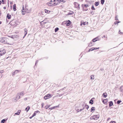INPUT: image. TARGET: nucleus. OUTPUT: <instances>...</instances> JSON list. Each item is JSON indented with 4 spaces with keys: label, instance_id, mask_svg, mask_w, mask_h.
Masks as SVG:
<instances>
[{
    "label": "nucleus",
    "instance_id": "1",
    "mask_svg": "<svg viewBox=\"0 0 123 123\" xmlns=\"http://www.w3.org/2000/svg\"><path fill=\"white\" fill-rule=\"evenodd\" d=\"M8 39L6 38L2 37L0 38V42L5 44H9L8 43H7V41Z\"/></svg>",
    "mask_w": 123,
    "mask_h": 123
},
{
    "label": "nucleus",
    "instance_id": "2",
    "mask_svg": "<svg viewBox=\"0 0 123 123\" xmlns=\"http://www.w3.org/2000/svg\"><path fill=\"white\" fill-rule=\"evenodd\" d=\"M99 116L98 115H94L91 117V119L97 120L99 118Z\"/></svg>",
    "mask_w": 123,
    "mask_h": 123
},
{
    "label": "nucleus",
    "instance_id": "3",
    "mask_svg": "<svg viewBox=\"0 0 123 123\" xmlns=\"http://www.w3.org/2000/svg\"><path fill=\"white\" fill-rule=\"evenodd\" d=\"M51 95L50 94H48L47 95H46L44 97V99L46 100L47 99H48L51 97Z\"/></svg>",
    "mask_w": 123,
    "mask_h": 123
},
{
    "label": "nucleus",
    "instance_id": "4",
    "mask_svg": "<svg viewBox=\"0 0 123 123\" xmlns=\"http://www.w3.org/2000/svg\"><path fill=\"white\" fill-rule=\"evenodd\" d=\"M74 7L77 8H80V5L76 2H74Z\"/></svg>",
    "mask_w": 123,
    "mask_h": 123
},
{
    "label": "nucleus",
    "instance_id": "5",
    "mask_svg": "<svg viewBox=\"0 0 123 123\" xmlns=\"http://www.w3.org/2000/svg\"><path fill=\"white\" fill-rule=\"evenodd\" d=\"M20 70H16L14 72H13L12 74V76H14V75L18 73L19 72V71Z\"/></svg>",
    "mask_w": 123,
    "mask_h": 123
},
{
    "label": "nucleus",
    "instance_id": "6",
    "mask_svg": "<svg viewBox=\"0 0 123 123\" xmlns=\"http://www.w3.org/2000/svg\"><path fill=\"white\" fill-rule=\"evenodd\" d=\"M24 5L22 6V13L23 15H25V13L26 11H24Z\"/></svg>",
    "mask_w": 123,
    "mask_h": 123
},
{
    "label": "nucleus",
    "instance_id": "7",
    "mask_svg": "<svg viewBox=\"0 0 123 123\" xmlns=\"http://www.w3.org/2000/svg\"><path fill=\"white\" fill-rule=\"evenodd\" d=\"M70 21L68 20L66 23V24L67 25L69 26L70 24Z\"/></svg>",
    "mask_w": 123,
    "mask_h": 123
},
{
    "label": "nucleus",
    "instance_id": "8",
    "mask_svg": "<svg viewBox=\"0 0 123 123\" xmlns=\"http://www.w3.org/2000/svg\"><path fill=\"white\" fill-rule=\"evenodd\" d=\"M7 18L8 19H11V15H9V13H7Z\"/></svg>",
    "mask_w": 123,
    "mask_h": 123
},
{
    "label": "nucleus",
    "instance_id": "9",
    "mask_svg": "<svg viewBox=\"0 0 123 123\" xmlns=\"http://www.w3.org/2000/svg\"><path fill=\"white\" fill-rule=\"evenodd\" d=\"M107 94L106 93H104L102 95L105 98L107 96Z\"/></svg>",
    "mask_w": 123,
    "mask_h": 123
},
{
    "label": "nucleus",
    "instance_id": "10",
    "mask_svg": "<svg viewBox=\"0 0 123 123\" xmlns=\"http://www.w3.org/2000/svg\"><path fill=\"white\" fill-rule=\"evenodd\" d=\"M108 101V99H105L103 100V102L104 104H106Z\"/></svg>",
    "mask_w": 123,
    "mask_h": 123
},
{
    "label": "nucleus",
    "instance_id": "11",
    "mask_svg": "<svg viewBox=\"0 0 123 123\" xmlns=\"http://www.w3.org/2000/svg\"><path fill=\"white\" fill-rule=\"evenodd\" d=\"M30 107L29 106H28L27 107L25 108V110L27 112L30 109Z\"/></svg>",
    "mask_w": 123,
    "mask_h": 123
},
{
    "label": "nucleus",
    "instance_id": "12",
    "mask_svg": "<svg viewBox=\"0 0 123 123\" xmlns=\"http://www.w3.org/2000/svg\"><path fill=\"white\" fill-rule=\"evenodd\" d=\"M120 92H123V86H122L120 88Z\"/></svg>",
    "mask_w": 123,
    "mask_h": 123
},
{
    "label": "nucleus",
    "instance_id": "13",
    "mask_svg": "<svg viewBox=\"0 0 123 123\" xmlns=\"http://www.w3.org/2000/svg\"><path fill=\"white\" fill-rule=\"evenodd\" d=\"M25 35L24 37L26 36V35L27 33V30L26 29H25Z\"/></svg>",
    "mask_w": 123,
    "mask_h": 123
},
{
    "label": "nucleus",
    "instance_id": "14",
    "mask_svg": "<svg viewBox=\"0 0 123 123\" xmlns=\"http://www.w3.org/2000/svg\"><path fill=\"white\" fill-rule=\"evenodd\" d=\"M113 105V103L112 101H110L109 102V106L110 107Z\"/></svg>",
    "mask_w": 123,
    "mask_h": 123
},
{
    "label": "nucleus",
    "instance_id": "15",
    "mask_svg": "<svg viewBox=\"0 0 123 123\" xmlns=\"http://www.w3.org/2000/svg\"><path fill=\"white\" fill-rule=\"evenodd\" d=\"M20 96L18 95H17L16 96L15 98V99L16 100H18L20 98Z\"/></svg>",
    "mask_w": 123,
    "mask_h": 123
},
{
    "label": "nucleus",
    "instance_id": "16",
    "mask_svg": "<svg viewBox=\"0 0 123 123\" xmlns=\"http://www.w3.org/2000/svg\"><path fill=\"white\" fill-rule=\"evenodd\" d=\"M13 9L14 11H15L16 10V4H15L13 5Z\"/></svg>",
    "mask_w": 123,
    "mask_h": 123
},
{
    "label": "nucleus",
    "instance_id": "17",
    "mask_svg": "<svg viewBox=\"0 0 123 123\" xmlns=\"http://www.w3.org/2000/svg\"><path fill=\"white\" fill-rule=\"evenodd\" d=\"M93 42H92V41H91V43H89L88 45V46L90 47H91L93 45Z\"/></svg>",
    "mask_w": 123,
    "mask_h": 123
},
{
    "label": "nucleus",
    "instance_id": "18",
    "mask_svg": "<svg viewBox=\"0 0 123 123\" xmlns=\"http://www.w3.org/2000/svg\"><path fill=\"white\" fill-rule=\"evenodd\" d=\"M95 108L94 107H92L91 109V112H92L93 111H95Z\"/></svg>",
    "mask_w": 123,
    "mask_h": 123
},
{
    "label": "nucleus",
    "instance_id": "19",
    "mask_svg": "<svg viewBox=\"0 0 123 123\" xmlns=\"http://www.w3.org/2000/svg\"><path fill=\"white\" fill-rule=\"evenodd\" d=\"M98 39V38H94L92 39V41L93 42H95L98 40L97 39Z\"/></svg>",
    "mask_w": 123,
    "mask_h": 123
},
{
    "label": "nucleus",
    "instance_id": "20",
    "mask_svg": "<svg viewBox=\"0 0 123 123\" xmlns=\"http://www.w3.org/2000/svg\"><path fill=\"white\" fill-rule=\"evenodd\" d=\"M74 13V12L73 11H71V12L68 13V14L69 15H71Z\"/></svg>",
    "mask_w": 123,
    "mask_h": 123
},
{
    "label": "nucleus",
    "instance_id": "21",
    "mask_svg": "<svg viewBox=\"0 0 123 123\" xmlns=\"http://www.w3.org/2000/svg\"><path fill=\"white\" fill-rule=\"evenodd\" d=\"M57 1L59 2H60V3L61 2H63V3H65L66 2V1H64V0H57Z\"/></svg>",
    "mask_w": 123,
    "mask_h": 123
},
{
    "label": "nucleus",
    "instance_id": "22",
    "mask_svg": "<svg viewBox=\"0 0 123 123\" xmlns=\"http://www.w3.org/2000/svg\"><path fill=\"white\" fill-rule=\"evenodd\" d=\"M45 12L46 13H49V12H50V11H49L48 10H47L46 9H45Z\"/></svg>",
    "mask_w": 123,
    "mask_h": 123
},
{
    "label": "nucleus",
    "instance_id": "23",
    "mask_svg": "<svg viewBox=\"0 0 123 123\" xmlns=\"http://www.w3.org/2000/svg\"><path fill=\"white\" fill-rule=\"evenodd\" d=\"M19 94H20L19 95H22L23 96L24 94V93L23 91L22 92H20Z\"/></svg>",
    "mask_w": 123,
    "mask_h": 123
},
{
    "label": "nucleus",
    "instance_id": "24",
    "mask_svg": "<svg viewBox=\"0 0 123 123\" xmlns=\"http://www.w3.org/2000/svg\"><path fill=\"white\" fill-rule=\"evenodd\" d=\"M99 4V2H96L94 4L96 6H98Z\"/></svg>",
    "mask_w": 123,
    "mask_h": 123
},
{
    "label": "nucleus",
    "instance_id": "25",
    "mask_svg": "<svg viewBox=\"0 0 123 123\" xmlns=\"http://www.w3.org/2000/svg\"><path fill=\"white\" fill-rule=\"evenodd\" d=\"M93 100L92 99H91L89 103L90 104H91L92 105L93 104Z\"/></svg>",
    "mask_w": 123,
    "mask_h": 123
},
{
    "label": "nucleus",
    "instance_id": "26",
    "mask_svg": "<svg viewBox=\"0 0 123 123\" xmlns=\"http://www.w3.org/2000/svg\"><path fill=\"white\" fill-rule=\"evenodd\" d=\"M94 50V48H91L90 49H89V50L88 51V52H89L90 51H92Z\"/></svg>",
    "mask_w": 123,
    "mask_h": 123
},
{
    "label": "nucleus",
    "instance_id": "27",
    "mask_svg": "<svg viewBox=\"0 0 123 123\" xmlns=\"http://www.w3.org/2000/svg\"><path fill=\"white\" fill-rule=\"evenodd\" d=\"M104 2H105V0H101V4L102 5L104 3Z\"/></svg>",
    "mask_w": 123,
    "mask_h": 123
},
{
    "label": "nucleus",
    "instance_id": "28",
    "mask_svg": "<svg viewBox=\"0 0 123 123\" xmlns=\"http://www.w3.org/2000/svg\"><path fill=\"white\" fill-rule=\"evenodd\" d=\"M59 29V28L58 27L56 28L55 30V32H57L58 30Z\"/></svg>",
    "mask_w": 123,
    "mask_h": 123
},
{
    "label": "nucleus",
    "instance_id": "29",
    "mask_svg": "<svg viewBox=\"0 0 123 123\" xmlns=\"http://www.w3.org/2000/svg\"><path fill=\"white\" fill-rule=\"evenodd\" d=\"M6 120L5 119H3L1 121V123H5Z\"/></svg>",
    "mask_w": 123,
    "mask_h": 123
},
{
    "label": "nucleus",
    "instance_id": "30",
    "mask_svg": "<svg viewBox=\"0 0 123 123\" xmlns=\"http://www.w3.org/2000/svg\"><path fill=\"white\" fill-rule=\"evenodd\" d=\"M91 9L93 10H95V9L94 8V6L93 5Z\"/></svg>",
    "mask_w": 123,
    "mask_h": 123
},
{
    "label": "nucleus",
    "instance_id": "31",
    "mask_svg": "<svg viewBox=\"0 0 123 123\" xmlns=\"http://www.w3.org/2000/svg\"><path fill=\"white\" fill-rule=\"evenodd\" d=\"M118 16H116L115 18V20H118Z\"/></svg>",
    "mask_w": 123,
    "mask_h": 123
},
{
    "label": "nucleus",
    "instance_id": "32",
    "mask_svg": "<svg viewBox=\"0 0 123 123\" xmlns=\"http://www.w3.org/2000/svg\"><path fill=\"white\" fill-rule=\"evenodd\" d=\"M94 76H90V79H91L94 80Z\"/></svg>",
    "mask_w": 123,
    "mask_h": 123
},
{
    "label": "nucleus",
    "instance_id": "33",
    "mask_svg": "<svg viewBox=\"0 0 123 123\" xmlns=\"http://www.w3.org/2000/svg\"><path fill=\"white\" fill-rule=\"evenodd\" d=\"M85 107H86V108L87 109V110H88V109L89 108V106L88 105H85Z\"/></svg>",
    "mask_w": 123,
    "mask_h": 123
},
{
    "label": "nucleus",
    "instance_id": "34",
    "mask_svg": "<svg viewBox=\"0 0 123 123\" xmlns=\"http://www.w3.org/2000/svg\"><path fill=\"white\" fill-rule=\"evenodd\" d=\"M57 5H58V4L57 3L56 1L53 4V5L54 6H55Z\"/></svg>",
    "mask_w": 123,
    "mask_h": 123
},
{
    "label": "nucleus",
    "instance_id": "35",
    "mask_svg": "<svg viewBox=\"0 0 123 123\" xmlns=\"http://www.w3.org/2000/svg\"><path fill=\"white\" fill-rule=\"evenodd\" d=\"M55 1V0H51L50 2L49 3V4H51L50 3L51 2H54Z\"/></svg>",
    "mask_w": 123,
    "mask_h": 123
},
{
    "label": "nucleus",
    "instance_id": "36",
    "mask_svg": "<svg viewBox=\"0 0 123 123\" xmlns=\"http://www.w3.org/2000/svg\"><path fill=\"white\" fill-rule=\"evenodd\" d=\"M121 102V100H118L117 101V104H120Z\"/></svg>",
    "mask_w": 123,
    "mask_h": 123
},
{
    "label": "nucleus",
    "instance_id": "37",
    "mask_svg": "<svg viewBox=\"0 0 123 123\" xmlns=\"http://www.w3.org/2000/svg\"><path fill=\"white\" fill-rule=\"evenodd\" d=\"M50 106L49 105H47L45 106V107H46V109H48L49 107Z\"/></svg>",
    "mask_w": 123,
    "mask_h": 123
},
{
    "label": "nucleus",
    "instance_id": "38",
    "mask_svg": "<svg viewBox=\"0 0 123 123\" xmlns=\"http://www.w3.org/2000/svg\"><path fill=\"white\" fill-rule=\"evenodd\" d=\"M119 22H119V21L118 22V21H116L115 22L114 24L116 25L117 24H118V23Z\"/></svg>",
    "mask_w": 123,
    "mask_h": 123
},
{
    "label": "nucleus",
    "instance_id": "39",
    "mask_svg": "<svg viewBox=\"0 0 123 123\" xmlns=\"http://www.w3.org/2000/svg\"><path fill=\"white\" fill-rule=\"evenodd\" d=\"M19 112H17V113H15L14 115H19Z\"/></svg>",
    "mask_w": 123,
    "mask_h": 123
},
{
    "label": "nucleus",
    "instance_id": "40",
    "mask_svg": "<svg viewBox=\"0 0 123 123\" xmlns=\"http://www.w3.org/2000/svg\"><path fill=\"white\" fill-rule=\"evenodd\" d=\"M35 113H36H36H39V111H35Z\"/></svg>",
    "mask_w": 123,
    "mask_h": 123
},
{
    "label": "nucleus",
    "instance_id": "41",
    "mask_svg": "<svg viewBox=\"0 0 123 123\" xmlns=\"http://www.w3.org/2000/svg\"><path fill=\"white\" fill-rule=\"evenodd\" d=\"M2 3L3 4H4L5 3V0H2Z\"/></svg>",
    "mask_w": 123,
    "mask_h": 123
},
{
    "label": "nucleus",
    "instance_id": "42",
    "mask_svg": "<svg viewBox=\"0 0 123 123\" xmlns=\"http://www.w3.org/2000/svg\"><path fill=\"white\" fill-rule=\"evenodd\" d=\"M36 115V113L34 112V114H33V115H32V117H33L35 116Z\"/></svg>",
    "mask_w": 123,
    "mask_h": 123
},
{
    "label": "nucleus",
    "instance_id": "43",
    "mask_svg": "<svg viewBox=\"0 0 123 123\" xmlns=\"http://www.w3.org/2000/svg\"><path fill=\"white\" fill-rule=\"evenodd\" d=\"M90 13L92 15H93L94 14V13L93 11L91 12Z\"/></svg>",
    "mask_w": 123,
    "mask_h": 123
},
{
    "label": "nucleus",
    "instance_id": "44",
    "mask_svg": "<svg viewBox=\"0 0 123 123\" xmlns=\"http://www.w3.org/2000/svg\"><path fill=\"white\" fill-rule=\"evenodd\" d=\"M99 48H94V50L95 49H99Z\"/></svg>",
    "mask_w": 123,
    "mask_h": 123
},
{
    "label": "nucleus",
    "instance_id": "45",
    "mask_svg": "<svg viewBox=\"0 0 123 123\" xmlns=\"http://www.w3.org/2000/svg\"><path fill=\"white\" fill-rule=\"evenodd\" d=\"M116 123L114 121H111L110 123Z\"/></svg>",
    "mask_w": 123,
    "mask_h": 123
},
{
    "label": "nucleus",
    "instance_id": "46",
    "mask_svg": "<svg viewBox=\"0 0 123 123\" xmlns=\"http://www.w3.org/2000/svg\"><path fill=\"white\" fill-rule=\"evenodd\" d=\"M87 6H88L86 4H85L84 5V7L86 8Z\"/></svg>",
    "mask_w": 123,
    "mask_h": 123
},
{
    "label": "nucleus",
    "instance_id": "47",
    "mask_svg": "<svg viewBox=\"0 0 123 123\" xmlns=\"http://www.w3.org/2000/svg\"><path fill=\"white\" fill-rule=\"evenodd\" d=\"M55 1L57 2V3L58 4V5L60 3V2H59L57 1V0H56V1Z\"/></svg>",
    "mask_w": 123,
    "mask_h": 123
},
{
    "label": "nucleus",
    "instance_id": "48",
    "mask_svg": "<svg viewBox=\"0 0 123 123\" xmlns=\"http://www.w3.org/2000/svg\"><path fill=\"white\" fill-rule=\"evenodd\" d=\"M84 107L82 109H80V111H82L84 109Z\"/></svg>",
    "mask_w": 123,
    "mask_h": 123
},
{
    "label": "nucleus",
    "instance_id": "49",
    "mask_svg": "<svg viewBox=\"0 0 123 123\" xmlns=\"http://www.w3.org/2000/svg\"><path fill=\"white\" fill-rule=\"evenodd\" d=\"M44 104L43 103H42L41 104V105H42V108H43V107Z\"/></svg>",
    "mask_w": 123,
    "mask_h": 123
},
{
    "label": "nucleus",
    "instance_id": "50",
    "mask_svg": "<svg viewBox=\"0 0 123 123\" xmlns=\"http://www.w3.org/2000/svg\"><path fill=\"white\" fill-rule=\"evenodd\" d=\"M120 31V30H119V34H122L123 33H122V32H121Z\"/></svg>",
    "mask_w": 123,
    "mask_h": 123
},
{
    "label": "nucleus",
    "instance_id": "51",
    "mask_svg": "<svg viewBox=\"0 0 123 123\" xmlns=\"http://www.w3.org/2000/svg\"><path fill=\"white\" fill-rule=\"evenodd\" d=\"M76 110L77 112H80V110L78 109L77 110Z\"/></svg>",
    "mask_w": 123,
    "mask_h": 123
},
{
    "label": "nucleus",
    "instance_id": "52",
    "mask_svg": "<svg viewBox=\"0 0 123 123\" xmlns=\"http://www.w3.org/2000/svg\"><path fill=\"white\" fill-rule=\"evenodd\" d=\"M27 99V98H25L24 99V100H26Z\"/></svg>",
    "mask_w": 123,
    "mask_h": 123
},
{
    "label": "nucleus",
    "instance_id": "53",
    "mask_svg": "<svg viewBox=\"0 0 123 123\" xmlns=\"http://www.w3.org/2000/svg\"><path fill=\"white\" fill-rule=\"evenodd\" d=\"M38 62V61H36V63H35V65H36V64H37V63Z\"/></svg>",
    "mask_w": 123,
    "mask_h": 123
},
{
    "label": "nucleus",
    "instance_id": "54",
    "mask_svg": "<svg viewBox=\"0 0 123 123\" xmlns=\"http://www.w3.org/2000/svg\"><path fill=\"white\" fill-rule=\"evenodd\" d=\"M63 95V94H60L59 95V96H61L62 95Z\"/></svg>",
    "mask_w": 123,
    "mask_h": 123
},
{
    "label": "nucleus",
    "instance_id": "55",
    "mask_svg": "<svg viewBox=\"0 0 123 123\" xmlns=\"http://www.w3.org/2000/svg\"><path fill=\"white\" fill-rule=\"evenodd\" d=\"M3 8L4 9H6V6H5L3 7Z\"/></svg>",
    "mask_w": 123,
    "mask_h": 123
},
{
    "label": "nucleus",
    "instance_id": "56",
    "mask_svg": "<svg viewBox=\"0 0 123 123\" xmlns=\"http://www.w3.org/2000/svg\"><path fill=\"white\" fill-rule=\"evenodd\" d=\"M20 111H21L20 110H18V112H19V113H20Z\"/></svg>",
    "mask_w": 123,
    "mask_h": 123
},
{
    "label": "nucleus",
    "instance_id": "57",
    "mask_svg": "<svg viewBox=\"0 0 123 123\" xmlns=\"http://www.w3.org/2000/svg\"><path fill=\"white\" fill-rule=\"evenodd\" d=\"M85 22H83V25H85Z\"/></svg>",
    "mask_w": 123,
    "mask_h": 123
},
{
    "label": "nucleus",
    "instance_id": "58",
    "mask_svg": "<svg viewBox=\"0 0 123 123\" xmlns=\"http://www.w3.org/2000/svg\"><path fill=\"white\" fill-rule=\"evenodd\" d=\"M32 117H32H32H30L29 118L30 119H31Z\"/></svg>",
    "mask_w": 123,
    "mask_h": 123
},
{
    "label": "nucleus",
    "instance_id": "59",
    "mask_svg": "<svg viewBox=\"0 0 123 123\" xmlns=\"http://www.w3.org/2000/svg\"><path fill=\"white\" fill-rule=\"evenodd\" d=\"M87 10H88V9H84V10H85V11H87Z\"/></svg>",
    "mask_w": 123,
    "mask_h": 123
},
{
    "label": "nucleus",
    "instance_id": "60",
    "mask_svg": "<svg viewBox=\"0 0 123 123\" xmlns=\"http://www.w3.org/2000/svg\"><path fill=\"white\" fill-rule=\"evenodd\" d=\"M1 3H2L1 1L0 0V5H1Z\"/></svg>",
    "mask_w": 123,
    "mask_h": 123
},
{
    "label": "nucleus",
    "instance_id": "61",
    "mask_svg": "<svg viewBox=\"0 0 123 123\" xmlns=\"http://www.w3.org/2000/svg\"><path fill=\"white\" fill-rule=\"evenodd\" d=\"M105 37V36L104 35L103 36V37Z\"/></svg>",
    "mask_w": 123,
    "mask_h": 123
},
{
    "label": "nucleus",
    "instance_id": "62",
    "mask_svg": "<svg viewBox=\"0 0 123 123\" xmlns=\"http://www.w3.org/2000/svg\"><path fill=\"white\" fill-rule=\"evenodd\" d=\"M110 119V118H108L107 120H109V119Z\"/></svg>",
    "mask_w": 123,
    "mask_h": 123
},
{
    "label": "nucleus",
    "instance_id": "63",
    "mask_svg": "<svg viewBox=\"0 0 123 123\" xmlns=\"http://www.w3.org/2000/svg\"><path fill=\"white\" fill-rule=\"evenodd\" d=\"M62 90V89H61L60 90H59L58 91H57V92H59V91L60 90Z\"/></svg>",
    "mask_w": 123,
    "mask_h": 123
},
{
    "label": "nucleus",
    "instance_id": "64",
    "mask_svg": "<svg viewBox=\"0 0 123 123\" xmlns=\"http://www.w3.org/2000/svg\"><path fill=\"white\" fill-rule=\"evenodd\" d=\"M1 23V21H0V24Z\"/></svg>",
    "mask_w": 123,
    "mask_h": 123
}]
</instances>
